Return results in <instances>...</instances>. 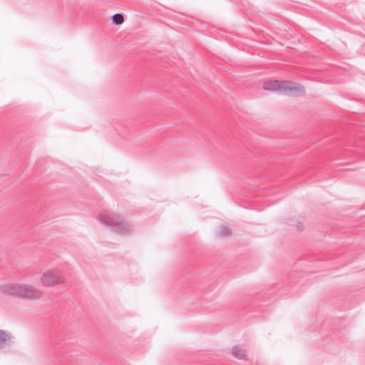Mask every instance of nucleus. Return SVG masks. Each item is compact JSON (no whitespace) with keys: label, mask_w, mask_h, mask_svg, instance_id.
<instances>
[{"label":"nucleus","mask_w":365,"mask_h":365,"mask_svg":"<svg viewBox=\"0 0 365 365\" xmlns=\"http://www.w3.org/2000/svg\"><path fill=\"white\" fill-rule=\"evenodd\" d=\"M98 220L101 223L111 227L112 230L119 234L128 233L130 227L124 223L119 215H110L107 212H104L98 215Z\"/></svg>","instance_id":"obj_2"},{"label":"nucleus","mask_w":365,"mask_h":365,"mask_svg":"<svg viewBox=\"0 0 365 365\" xmlns=\"http://www.w3.org/2000/svg\"><path fill=\"white\" fill-rule=\"evenodd\" d=\"M284 81H267L263 84V88L267 91H277L282 94Z\"/></svg>","instance_id":"obj_5"},{"label":"nucleus","mask_w":365,"mask_h":365,"mask_svg":"<svg viewBox=\"0 0 365 365\" xmlns=\"http://www.w3.org/2000/svg\"><path fill=\"white\" fill-rule=\"evenodd\" d=\"M232 354L238 359H243L246 355L245 350L240 346L236 345L232 347Z\"/></svg>","instance_id":"obj_7"},{"label":"nucleus","mask_w":365,"mask_h":365,"mask_svg":"<svg viewBox=\"0 0 365 365\" xmlns=\"http://www.w3.org/2000/svg\"><path fill=\"white\" fill-rule=\"evenodd\" d=\"M302 226V224L301 222H298L297 227L300 228V227Z\"/></svg>","instance_id":"obj_10"},{"label":"nucleus","mask_w":365,"mask_h":365,"mask_svg":"<svg viewBox=\"0 0 365 365\" xmlns=\"http://www.w3.org/2000/svg\"><path fill=\"white\" fill-rule=\"evenodd\" d=\"M0 289L5 294L30 300L37 299L41 297V292L37 288L28 284L6 283L1 285Z\"/></svg>","instance_id":"obj_1"},{"label":"nucleus","mask_w":365,"mask_h":365,"mask_svg":"<svg viewBox=\"0 0 365 365\" xmlns=\"http://www.w3.org/2000/svg\"><path fill=\"white\" fill-rule=\"evenodd\" d=\"M112 23L114 25H121L124 21L123 15L120 13L115 14L111 17Z\"/></svg>","instance_id":"obj_8"},{"label":"nucleus","mask_w":365,"mask_h":365,"mask_svg":"<svg viewBox=\"0 0 365 365\" xmlns=\"http://www.w3.org/2000/svg\"><path fill=\"white\" fill-rule=\"evenodd\" d=\"M41 282L44 286L51 287L64 282V277L57 269H50L43 273Z\"/></svg>","instance_id":"obj_3"},{"label":"nucleus","mask_w":365,"mask_h":365,"mask_svg":"<svg viewBox=\"0 0 365 365\" xmlns=\"http://www.w3.org/2000/svg\"><path fill=\"white\" fill-rule=\"evenodd\" d=\"M230 229L226 226H220L217 230V234L221 236H227L230 235Z\"/></svg>","instance_id":"obj_9"},{"label":"nucleus","mask_w":365,"mask_h":365,"mask_svg":"<svg viewBox=\"0 0 365 365\" xmlns=\"http://www.w3.org/2000/svg\"><path fill=\"white\" fill-rule=\"evenodd\" d=\"M11 336L5 331L0 329V349L9 345L11 342Z\"/></svg>","instance_id":"obj_6"},{"label":"nucleus","mask_w":365,"mask_h":365,"mask_svg":"<svg viewBox=\"0 0 365 365\" xmlns=\"http://www.w3.org/2000/svg\"><path fill=\"white\" fill-rule=\"evenodd\" d=\"M283 89L282 94L285 96H299L305 93V90L303 86L299 83H291L284 81Z\"/></svg>","instance_id":"obj_4"}]
</instances>
